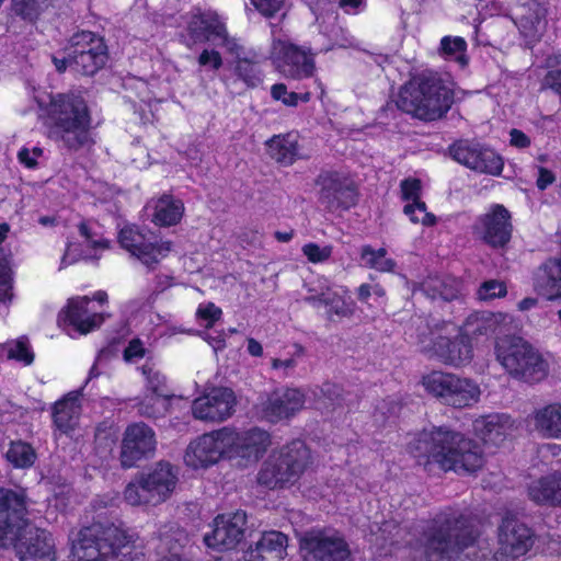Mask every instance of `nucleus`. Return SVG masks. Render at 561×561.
I'll use <instances>...</instances> for the list:
<instances>
[{
	"label": "nucleus",
	"instance_id": "1",
	"mask_svg": "<svg viewBox=\"0 0 561 561\" xmlns=\"http://www.w3.org/2000/svg\"><path fill=\"white\" fill-rule=\"evenodd\" d=\"M409 450L430 473L435 469L457 473L474 472L483 465L480 446L447 427L421 432L409 443Z\"/></svg>",
	"mask_w": 561,
	"mask_h": 561
},
{
	"label": "nucleus",
	"instance_id": "2",
	"mask_svg": "<svg viewBox=\"0 0 561 561\" xmlns=\"http://www.w3.org/2000/svg\"><path fill=\"white\" fill-rule=\"evenodd\" d=\"M474 541L479 545L480 553L469 556L479 561L486 559L492 551L490 543L477 539L472 520L458 510L447 508L437 514L423 531L421 547L427 561H439L449 559Z\"/></svg>",
	"mask_w": 561,
	"mask_h": 561
},
{
	"label": "nucleus",
	"instance_id": "3",
	"mask_svg": "<svg viewBox=\"0 0 561 561\" xmlns=\"http://www.w3.org/2000/svg\"><path fill=\"white\" fill-rule=\"evenodd\" d=\"M454 91L437 72L423 71L412 77L399 91L397 106L415 118L432 122L451 107Z\"/></svg>",
	"mask_w": 561,
	"mask_h": 561
},
{
	"label": "nucleus",
	"instance_id": "4",
	"mask_svg": "<svg viewBox=\"0 0 561 561\" xmlns=\"http://www.w3.org/2000/svg\"><path fill=\"white\" fill-rule=\"evenodd\" d=\"M50 136L68 150L78 151L91 144L92 118L87 102L80 95L57 94L48 110Z\"/></svg>",
	"mask_w": 561,
	"mask_h": 561
},
{
	"label": "nucleus",
	"instance_id": "5",
	"mask_svg": "<svg viewBox=\"0 0 561 561\" xmlns=\"http://www.w3.org/2000/svg\"><path fill=\"white\" fill-rule=\"evenodd\" d=\"M134 536L110 522L82 528L72 543L75 561H131Z\"/></svg>",
	"mask_w": 561,
	"mask_h": 561
},
{
	"label": "nucleus",
	"instance_id": "6",
	"mask_svg": "<svg viewBox=\"0 0 561 561\" xmlns=\"http://www.w3.org/2000/svg\"><path fill=\"white\" fill-rule=\"evenodd\" d=\"M415 339L421 352L437 356L445 364L460 366L472 358L469 336L460 333L453 323L430 325L421 322Z\"/></svg>",
	"mask_w": 561,
	"mask_h": 561
},
{
	"label": "nucleus",
	"instance_id": "7",
	"mask_svg": "<svg viewBox=\"0 0 561 561\" xmlns=\"http://www.w3.org/2000/svg\"><path fill=\"white\" fill-rule=\"evenodd\" d=\"M495 355L497 362L513 378L526 382H538L548 375V362L522 337L499 339L495 343Z\"/></svg>",
	"mask_w": 561,
	"mask_h": 561
},
{
	"label": "nucleus",
	"instance_id": "8",
	"mask_svg": "<svg viewBox=\"0 0 561 561\" xmlns=\"http://www.w3.org/2000/svg\"><path fill=\"white\" fill-rule=\"evenodd\" d=\"M424 389L443 404L457 409L468 408L480 399L479 386L468 378L434 370L422 378Z\"/></svg>",
	"mask_w": 561,
	"mask_h": 561
},
{
	"label": "nucleus",
	"instance_id": "9",
	"mask_svg": "<svg viewBox=\"0 0 561 561\" xmlns=\"http://www.w3.org/2000/svg\"><path fill=\"white\" fill-rule=\"evenodd\" d=\"M311 462L309 448L302 440L296 439L280 449L278 458L265 463L259 481L268 488L283 486L295 482Z\"/></svg>",
	"mask_w": 561,
	"mask_h": 561
},
{
	"label": "nucleus",
	"instance_id": "10",
	"mask_svg": "<svg viewBox=\"0 0 561 561\" xmlns=\"http://www.w3.org/2000/svg\"><path fill=\"white\" fill-rule=\"evenodd\" d=\"M69 68L82 76H93L107 60V48L102 37L89 31L73 34L66 47Z\"/></svg>",
	"mask_w": 561,
	"mask_h": 561
},
{
	"label": "nucleus",
	"instance_id": "11",
	"mask_svg": "<svg viewBox=\"0 0 561 561\" xmlns=\"http://www.w3.org/2000/svg\"><path fill=\"white\" fill-rule=\"evenodd\" d=\"M236 439V431L228 427L203 434L186 447L184 462L193 469L213 466L232 451Z\"/></svg>",
	"mask_w": 561,
	"mask_h": 561
},
{
	"label": "nucleus",
	"instance_id": "12",
	"mask_svg": "<svg viewBox=\"0 0 561 561\" xmlns=\"http://www.w3.org/2000/svg\"><path fill=\"white\" fill-rule=\"evenodd\" d=\"M270 58L276 71L286 79L305 80L313 78L317 72L311 50L286 39L273 41Z\"/></svg>",
	"mask_w": 561,
	"mask_h": 561
},
{
	"label": "nucleus",
	"instance_id": "13",
	"mask_svg": "<svg viewBox=\"0 0 561 561\" xmlns=\"http://www.w3.org/2000/svg\"><path fill=\"white\" fill-rule=\"evenodd\" d=\"M123 249L137 257L144 265L152 268L171 252L172 243L163 240L148 229L135 225L125 226L118 234Z\"/></svg>",
	"mask_w": 561,
	"mask_h": 561
},
{
	"label": "nucleus",
	"instance_id": "14",
	"mask_svg": "<svg viewBox=\"0 0 561 561\" xmlns=\"http://www.w3.org/2000/svg\"><path fill=\"white\" fill-rule=\"evenodd\" d=\"M314 183L320 188V205L330 213L348 210L357 203L355 182L344 172L322 171Z\"/></svg>",
	"mask_w": 561,
	"mask_h": 561
},
{
	"label": "nucleus",
	"instance_id": "15",
	"mask_svg": "<svg viewBox=\"0 0 561 561\" xmlns=\"http://www.w3.org/2000/svg\"><path fill=\"white\" fill-rule=\"evenodd\" d=\"M307 293L308 295L304 298V301L313 308L324 307L325 316L330 321L353 314L354 301L348 291L344 288L334 289L325 277H319L308 284Z\"/></svg>",
	"mask_w": 561,
	"mask_h": 561
},
{
	"label": "nucleus",
	"instance_id": "16",
	"mask_svg": "<svg viewBox=\"0 0 561 561\" xmlns=\"http://www.w3.org/2000/svg\"><path fill=\"white\" fill-rule=\"evenodd\" d=\"M306 403L305 393L298 388L277 389L260 399L255 414L267 422L288 420L301 411Z\"/></svg>",
	"mask_w": 561,
	"mask_h": 561
},
{
	"label": "nucleus",
	"instance_id": "17",
	"mask_svg": "<svg viewBox=\"0 0 561 561\" xmlns=\"http://www.w3.org/2000/svg\"><path fill=\"white\" fill-rule=\"evenodd\" d=\"M187 31L193 43L211 42L230 54L240 55L241 46L228 34L225 22L215 12L196 14L188 22Z\"/></svg>",
	"mask_w": 561,
	"mask_h": 561
},
{
	"label": "nucleus",
	"instance_id": "18",
	"mask_svg": "<svg viewBox=\"0 0 561 561\" xmlns=\"http://www.w3.org/2000/svg\"><path fill=\"white\" fill-rule=\"evenodd\" d=\"M26 506L23 495L0 489V545L4 548L19 539L30 523L25 518Z\"/></svg>",
	"mask_w": 561,
	"mask_h": 561
},
{
	"label": "nucleus",
	"instance_id": "19",
	"mask_svg": "<svg viewBox=\"0 0 561 561\" xmlns=\"http://www.w3.org/2000/svg\"><path fill=\"white\" fill-rule=\"evenodd\" d=\"M453 158L460 164L480 173L500 174L502 158L491 148L471 140H459L450 147Z\"/></svg>",
	"mask_w": 561,
	"mask_h": 561
},
{
	"label": "nucleus",
	"instance_id": "20",
	"mask_svg": "<svg viewBox=\"0 0 561 561\" xmlns=\"http://www.w3.org/2000/svg\"><path fill=\"white\" fill-rule=\"evenodd\" d=\"M510 211L501 204L492 205L473 225L474 233L492 248H503L512 237Z\"/></svg>",
	"mask_w": 561,
	"mask_h": 561
},
{
	"label": "nucleus",
	"instance_id": "21",
	"mask_svg": "<svg viewBox=\"0 0 561 561\" xmlns=\"http://www.w3.org/2000/svg\"><path fill=\"white\" fill-rule=\"evenodd\" d=\"M534 545L531 529L516 515L507 513L499 527L497 553L515 560L528 552Z\"/></svg>",
	"mask_w": 561,
	"mask_h": 561
},
{
	"label": "nucleus",
	"instance_id": "22",
	"mask_svg": "<svg viewBox=\"0 0 561 561\" xmlns=\"http://www.w3.org/2000/svg\"><path fill=\"white\" fill-rule=\"evenodd\" d=\"M300 545L304 550L319 561H352L348 543L337 531L307 533Z\"/></svg>",
	"mask_w": 561,
	"mask_h": 561
},
{
	"label": "nucleus",
	"instance_id": "23",
	"mask_svg": "<svg viewBox=\"0 0 561 561\" xmlns=\"http://www.w3.org/2000/svg\"><path fill=\"white\" fill-rule=\"evenodd\" d=\"M247 515L242 511L218 515L213 530L204 536L207 547L217 550L233 549L243 538Z\"/></svg>",
	"mask_w": 561,
	"mask_h": 561
},
{
	"label": "nucleus",
	"instance_id": "24",
	"mask_svg": "<svg viewBox=\"0 0 561 561\" xmlns=\"http://www.w3.org/2000/svg\"><path fill=\"white\" fill-rule=\"evenodd\" d=\"M236 404L234 392L229 388L219 387L195 399L192 413L201 421L222 422L233 414Z\"/></svg>",
	"mask_w": 561,
	"mask_h": 561
},
{
	"label": "nucleus",
	"instance_id": "25",
	"mask_svg": "<svg viewBox=\"0 0 561 561\" xmlns=\"http://www.w3.org/2000/svg\"><path fill=\"white\" fill-rule=\"evenodd\" d=\"M156 445V435L151 427L145 423L129 425L122 442V466L124 468L136 466L139 460L153 454Z\"/></svg>",
	"mask_w": 561,
	"mask_h": 561
},
{
	"label": "nucleus",
	"instance_id": "26",
	"mask_svg": "<svg viewBox=\"0 0 561 561\" xmlns=\"http://www.w3.org/2000/svg\"><path fill=\"white\" fill-rule=\"evenodd\" d=\"M20 561H54V541L51 535L32 524L21 531L12 545Z\"/></svg>",
	"mask_w": 561,
	"mask_h": 561
},
{
	"label": "nucleus",
	"instance_id": "27",
	"mask_svg": "<svg viewBox=\"0 0 561 561\" xmlns=\"http://www.w3.org/2000/svg\"><path fill=\"white\" fill-rule=\"evenodd\" d=\"M90 301L88 296L71 298L60 313L64 321L80 334H87L100 328L105 319L103 313L89 309Z\"/></svg>",
	"mask_w": 561,
	"mask_h": 561
},
{
	"label": "nucleus",
	"instance_id": "28",
	"mask_svg": "<svg viewBox=\"0 0 561 561\" xmlns=\"http://www.w3.org/2000/svg\"><path fill=\"white\" fill-rule=\"evenodd\" d=\"M401 197L407 202L403 213L409 217L411 222H421L425 227L436 224V217L426 210V204L421 201L422 184L419 179L409 178L400 183Z\"/></svg>",
	"mask_w": 561,
	"mask_h": 561
},
{
	"label": "nucleus",
	"instance_id": "29",
	"mask_svg": "<svg viewBox=\"0 0 561 561\" xmlns=\"http://www.w3.org/2000/svg\"><path fill=\"white\" fill-rule=\"evenodd\" d=\"M144 482L158 502H164L175 489L178 472L169 462H158L149 472L141 473Z\"/></svg>",
	"mask_w": 561,
	"mask_h": 561
},
{
	"label": "nucleus",
	"instance_id": "30",
	"mask_svg": "<svg viewBox=\"0 0 561 561\" xmlns=\"http://www.w3.org/2000/svg\"><path fill=\"white\" fill-rule=\"evenodd\" d=\"M514 422L506 414H491L477 419L473 422L474 433L484 442L492 446L501 445L512 433Z\"/></svg>",
	"mask_w": 561,
	"mask_h": 561
},
{
	"label": "nucleus",
	"instance_id": "31",
	"mask_svg": "<svg viewBox=\"0 0 561 561\" xmlns=\"http://www.w3.org/2000/svg\"><path fill=\"white\" fill-rule=\"evenodd\" d=\"M527 495L539 505L561 506V473L554 471L533 480L527 486Z\"/></svg>",
	"mask_w": 561,
	"mask_h": 561
},
{
	"label": "nucleus",
	"instance_id": "32",
	"mask_svg": "<svg viewBox=\"0 0 561 561\" xmlns=\"http://www.w3.org/2000/svg\"><path fill=\"white\" fill-rule=\"evenodd\" d=\"M288 538L278 530L262 533L260 539L254 546L249 547L244 552L245 561H263L265 553L274 554L275 558L283 559L286 554Z\"/></svg>",
	"mask_w": 561,
	"mask_h": 561
},
{
	"label": "nucleus",
	"instance_id": "33",
	"mask_svg": "<svg viewBox=\"0 0 561 561\" xmlns=\"http://www.w3.org/2000/svg\"><path fill=\"white\" fill-rule=\"evenodd\" d=\"M236 442L232 451L240 454L242 457L255 458L261 457L271 444L270 434L261 428L253 427L242 433L236 432Z\"/></svg>",
	"mask_w": 561,
	"mask_h": 561
},
{
	"label": "nucleus",
	"instance_id": "34",
	"mask_svg": "<svg viewBox=\"0 0 561 561\" xmlns=\"http://www.w3.org/2000/svg\"><path fill=\"white\" fill-rule=\"evenodd\" d=\"M420 290L428 298L451 301L461 295L462 284L453 276H430L420 285Z\"/></svg>",
	"mask_w": 561,
	"mask_h": 561
},
{
	"label": "nucleus",
	"instance_id": "35",
	"mask_svg": "<svg viewBox=\"0 0 561 561\" xmlns=\"http://www.w3.org/2000/svg\"><path fill=\"white\" fill-rule=\"evenodd\" d=\"M147 208L153 210L151 215L152 222L163 227L176 225L184 211L183 203L167 194L156 201H150Z\"/></svg>",
	"mask_w": 561,
	"mask_h": 561
},
{
	"label": "nucleus",
	"instance_id": "36",
	"mask_svg": "<svg viewBox=\"0 0 561 561\" xmlns=\"http://www.w3.org/2000/svg\"><path fill=\"white\" fill-rule=\"evenodd\" d=\"M536 287L550 300L561 298V255L546 261L539 267Z\"/></svg>",
	"mask_w": 561,
	"mask_h": 561
},
{
	"label": "nucleus",
	"instance_id": "37",
	"mask_svg": "<svg viewBox=\"0 0 561 561\" xmlns=\"http://www.w3.org/2000/svg\"><path fill=\"white\" fill-rule=\"evenodd\" d=\"M535 431L546 438L561 439V403H550L534 412Z\"/></svg>",
	"mask_w": 561,
	"mask_h": 561
},
{
	"label": "nucleus",
	"instance_id": "38",
	"mask_svg": "<svg viewBox=\"0 0 561 561\" xmlns=\"http://www.w3.org/2000/svg\"><path fill=\"white\" fill-rule=\"evenodd\" d=\"M511 321L506 313L479 312L471 314L465 324L466 334L489 335L501 331V327Z\"/></svg>",
	"mask_w": 561,
	"mask_h": 561
},
{
	"label": "nucleus",
	"instance_id": "39",
	"mask_svg": "<svg viewBox=\"0 0 561 561\" xmlns=\"http://www.w3.org/2000/svg\"><path fill=\"white\" fill-rule=\"evenodd\" d=\"M270 157L283 165H291L298 158V140L293 134L277 135L267 142Z\"/></svg>",
	"mask_w": 561,
	"mask_h": 561
},
{
	"label": "nucleus",
	"instance_id": "40",
	"mask_svg": "<svg viewBox=\"0 0 561 561\" xmlns=\"http://www.w3.org/2000/svg\"><path fill=\"white\" fill-rule=\"evenodd\" d=\"M80 392H71L57 402L54 408V423L64 433L71 431L80 414Z\"/></svg>",
	"mask_w": 561,
	"mask_h": 561
},
{
	"label": "nucleus",
	"instance_id": "41",
	"mask_svg": "<svg viewBox=\"0 0 561 561\" xmlns=\"http://www.w3.org/2000/svg\"><path fill=\"white\" fill-rule=\"evenodd\" d=\"M321 396L316 401L314 408L324 413L334 412L337 408H350L351 399L347 398L343 389L334 383H324L320 389Z\"/></svg>",
	"mask_w": 561,
	"mask_h": 561
},
{
	"label": "nucleus",
	"instance_id": "42",
	"mask_svg": "<svg viewBox=\"0 0 561 561\" xmlns=\"http://www.w3.org/2000/svg\"><path fill=\"white\" fill-rule=\"evenodd\" d=\"M124 500L128 505H158V502L147 488L141 474L130 481L124 490Z\"/></svg>",
	"mask_w": 561,
	"mask_h": 561
},
{
	"label": "nucleus",
	"instance_id": "43",
	"mask_svg": "<svg viewBox=\"0 0 561 561\" xmlns=\"http://www.w3.org/2000/svg\"><path fill=\"white\" fill-rule=\"evenodd\" d=\"M466 51L467 42L460 36H444L440 39L439 55L447 60L456 61L461 68L468 64Z\"/></svg>",
	"mask_w": 561,
	"mask_h": 561
},
{
	"label": "nucleus",
	"instance_id": "44",
	"mask_svg": "<svg viewBox=\"0 0 561 561\" xmlns=\"http://www.w3.org/2000/svg\"><path fill=\"white\" fill-rule=\"evenodd\" d=\"M360 260L364 266L378 272H392L396 267V262L387 256V251L383 248L375 250L370 245H364Z\"/></svg>",
	"mask_w": 561,
	"mask_h": 561
},
{
	"label": "nucleus",
	"instance_id": "45",
	"mask_svg": "<svg viewBox=\"0 0 561 561\" xmlns=\"http://www.w3.org/2000/svg\"><path fill=\"white\" fill-rule=\"evenodd\" d=\"M169 392H159L147 396L138 407V412L146 417L163 416L169 408Z\"/></svg>",
	"mask_w": 561,
	"mask_h": 561
},
{
	"label": "nucleus",
	"instance_id": "46",
	"mask_svg": "<svg viewBox=\"0 0 561 561\" xmlns=\"http://www.w3.org/2000/svg\"><path fill=\"white\" fill-rule=\"evenodd\" d=\"M234 73L248 88H256L263 81V73L259 65L247 58L236 61Z\"/></svg>",
	"mask_w": 561,
	"mask_h": 561
},
{
	"label": "nucleus",
	"instance_id": "47",
	"mask_svg": "<svg viewBox=\"0 0 561 561\" xmlns=\"http://www.w3.org/2000/svg\"><path fill=\"white\" fill-rule=\"evenodd\" d=\"M4 350L9 359H14L25 366L34 362V352L30 346V342L25 336L5 343Z\"/></svg>",
	"mask_w": 561,
	"mask_h": 561
},
{
	"label": "nucleus",
	"instance_id": "48",
	"mask_svg": "<svg viewBox=\"0 0 561 561\" xmlns=\"http://www.w3.org/2000/svg\"><path fill=\"white\" fill-rule=\"evenodd\" d=\"M7 458L15 467L26 468L34 463L35 453L31 445L23 442H12L7 451Z\"/></svg>",
	"mask_w": 561,
	"mask_h": 561
},
{
	"label": "nucleus",
	"instance_id": "49",
	"mask_svg": "<svg viewBox=\"0 0 561 561\" xmlns=\"http://www.w3.org/2000/svg\"><path fill=\"white\" fill-rule=\"evenodd\" d=\"M507 294L506 285L496 279H490L482 283L477 291L480 300H491L499 297H504Z\"/></svg>",
	"mask_w": 561,
	"mask_h": 561
},
{
	"label": "nucleus",
	"instance_id": "50",
	"mask_svg": "<svg viewBox=\"0 0 561 561\" xmlns=\"http://www.w3.org/2000/svg\"><path fill=\"white\" fill-rule=\"evenodd\" d=\"M301 251L309 262L318 264L323 263L331 257L333 248L332 245L321 247L317 243L310 242L305 244Z\"/></svg>",
	"mask_w": 561,
	"mask_h": 561
},
{
	"label": "nucleus",
	"instance_id": "51",
	"mask_svg": "<svg viewBox=\"0 0 561 561\" xmlns=\"http://www.w3.org/2000/svg\"><path fill=\"white\" fill-rule=\"evenodd\" d=\"M79 232L85 239L87 245L95 250L108 248V241L101 237L89 222H81L79 225Z\"/></svg>",
	"mask_w": 561,
	"mask_h": 561
},
{
	"label": "nucleus",
	"instance_id": "52",
	"mask_svg": "<svg viewBox=\"0 0 561 561\" xmlns=\"http://www.w3.org/2000/svg\"><path fill=\"white\" fill-rule=\"evenodd\" d=\"M271 96L275 101H280L286 106H297L300 98L298 93L289 92L284 83L272 85Z\"/></svg>",
	"mask_w": 561,
	"mask_h": 561
},
{
	"label": "nucleus",
	"instance_id": "53",
	"mask_svg": "<svg viewBox=\"0 0 561 561\" xmlns=\"http://www.w3.org/2000/svg\"><path fill=\"white\" fill-rule=\"evenodd\" d=\"M144 374L147 377V387L152 393L168 392L165 377L151 367H145Z\"/></svg>",
	"mask_w": 561,
	"mask_h": 561
},
{
	"label": "nucleus",
	"instance_id": "54",
	"mask_svg": "<svg viewBox=\"0 0 561 561\" xmlns=\"http://www.w3.org/2000/svg\"><path fill=\"white\" fill-rule=\"evenodd\" d=\"M38 9L39 5L37 0H13V10L23 19H35L38 14Z\"/></svg>",
	"mask_w": 561,
	"mask_h": 561
},
{
	"label": "nucleus",
	"instance_id": "55",
	"mask_svg": "<svg viewBox=\"0 0 561 561\" xmlns=\"http://www.w3.org/2000/svg\"><path fill=\"white\" fill-rule=\"evenodd\" d=\"M251 3L262 15L272 18L284 8L285 0H251Z\"/></svg>",
	"mask_w": 561,
	"mask_h": 561
},
{
	"label": "nucleus",
	"instance_id": "56",
	"mask_svg": "<svg viewBox=\"0 0 561 561\" xmlns=\"http://www.w3.org/2000/svg\"><path fill=\"white\" fill-rule=\"evenodd\" d=\"M272 369L278 373L279 377L286 378L294 374L297 367V360L295 357L290 358H273L271 360Z\"/></svg>",
	"mask_w": 561,
	"mask_h": 561
},
{
	"label": "nucleus",
	"instance_id": "57",
	"mask_svg": "<svg viewBox=\"0 0 561 561\" xmlns=\"http://www.w3.org/2000/svg\"><path fill=\"white\" fill-rule=\"evenodd\" d=\"M221 309L213 302L201 305L197 309V316L207 322L206 327H211L221 317Z\"/></svg>",
	"mask_w": 561,
	"mask_h": 561
},
{
	"label": "nucleus",
	"instance_id": "58",
	"mask_svg": "<svg viewBox=\"0 0 561 561\" xmlns=\"http://www.w3.org/2000/svg\"><path fill=\"white\" fill-rule=\"evenodd\" d=\"M542 85L561 95V67L549 70L543 78Z\"/></svg>",
	"mask_w": 561,
	"mask_h": 561
},
{
	"label": "nucleus",
	"instance_id": "59",
	"mask_svg": "<svg viewBox=\"0 0 561 561\" xmlns=\"http://www.w3.org/2000/svg\"><path fill=\"white\" fill-rule=\"evenodd\" d=\"M12 286H11V276L10 272L5 267H0V301L7 302L11 300L12 293H11Z\"/></svg>",
	"mask_w": 561,
	"mask_h": 561
},
{
	"label": "nucleus",
	"instance_id": "60",
	"mask_svg": "<svg viewBox=\"0 0 561 561\" xmlns=\"http://www.w3.org/2000/svg\"><path fill=\"white\" fill-rule=\"evenodd\" d=\"M198 64L201 66H210L213 69L218 70L222 66V58L217 50L204 49L199 57Z\"/></svg>",
	"mask_w": 561,
	"mask_h": 561
},
{
	"label": "nucleus",
	"instance_id": "61",
	"mask_svg": "<svg viewBox=\"0 0 561 561\" xmlns=\"http://www.w3.org/2000/svg\"><path fill=\"white\" fill-rule=\"evenodd\" d=\"M145 355V348L140 340H131L128 346L124 351V357L126 360H133L135 358H141Z\"/></svg>",
	"mask_w": 561,
	"mask_h": 561
},
{
	"label": "nucleus",
	"instance_id": "62",
	"mask_svg": "<svg viewBox=\"0 0 561 561\" xmlns=\"http://www.w3.org/2000/svg\"><path fill=\"white\" fill-rule=\"evenodd\" d=\"M511 144L517 148H526L530 145V139L519 129H512L510 133Z\"/></svg>",
	"mask_w": 561,
	"mask_h": 561
},
{
	"label": "nucleus",
	"instance_id": "63",
	"mask_svg": "<svg viewBox=\"0 0 561 561\" xmlns=\"http://www.w3.org/2000/svg\"><path fill=\"white\" fill-rule=\"evenodd\" d=\"M554 182V175L551 171L545 168H539L537 186L539 190H546Z\"/></svg>",
	"mask_w": 561,
	"mask_h": 561
},
{
	"label": "nucleus",
	"instance_id": "64",
	"mask_svg": "<svg viewBox=\"0 0 561 561\" xmlns=\"http://www.w3.org/2000/svg\"><path fill=\"white\" fill-rule=\"evenodd\" d=\"M18 158L19 161L27 168H34L37 163L35 157L31 154V150L27 148L21 149Z\"/></svg>",
	"mask_w": 561,
	"mask_h": 561
}]
</instances>
